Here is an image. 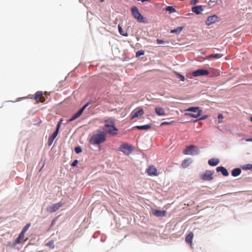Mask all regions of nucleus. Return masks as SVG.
<instances>
[{
    "label": "nucleus",
    "instance_id": "nucleus-1",
    "mask_svg": "<svg viewBox=\"0 0 252 252\" xmlns=\"http://www.w3.org/2000/svg\"><path fill=\"white\" fill-rule=\"evenodd\" d=\"M104 129L106 133L111 135H116L118 129L115 126V122L113 118H110L104 120Z\"/></svg>",
    "mask_w": 252,
    "mask_h": 252
},
{
    "label": "nucleus",
    "instance_id": "nucleus-2",
    "mask_svg": "<svg viewBox=\"0 0 252 252\" xmlns=\"http://www.w3.org/2000/svg\"><path fill=\"white\" fill-rule=\"evenodd\" d=\"M106 133L101 130H97V133L93 134L90 139V143L92 145H98L103 143L106 140Z\"/></svg>",
    "mask_w": 252,
    "mask_h": 252
},
{
    "label": "nucleus",
    "instance_id": "nucleus-3",
    "mask_svg": "<svg viewBox=\"0 0 252 252\" xmlns=\"http://www.w3.org/2000/svg\"><path fill=\"white\" fill-rule=\"evenodd\" d=\"M133 150V146L127 143H123L119 147V151L126 155H129Z\"/></svg>",
    "mask_w": 252,
    "mask_h": 252
},
{
    "label": "nucleus",
    "instance_id": "nucleus-4",
    "mask_svg": "<svg viewBox=\"0 0 252 252\" xmlns=\"http://www.w3.org/2000/svg\"><path fill=\"white\" fill-rule=\"evenodd\" d=\"M199 153V150L197 147L194 145L187 146L184 150L183 153L185 155H196Z\"/></svg>",
    "mask_w": 252,
    "mask_h": 252
},
{
    "label": "nucleus",
    "instance_id": "nucleus-5",
    "mask_svg": "<svg viewBox=\"0 0 252 252\" xmlns=\"http://www.w3.org/2000/svg\"><path fill=\"white\" fill-rule=\"evenodd\" d=\"M187 111L192 112V113H189V115L192 118H197L202 114V111L199 109V107H190L187 110Z\"/></svg>",
    "mask_w": 252,
    "mask_h": 252
},
{
    "label": "nucleus",
    "instance_id": "nucleus-6",
    "mask_svg": "<svg viewBox=\"0 0 252 252\" xmlns=\"http://www.w3.org/2000/svg\"><path fill=\"white\" fill-rule=\"evenodd\" d=\"M131 13L135 19H136L139 22H144L143 16L140 13H139L138 9L136 7L134 6L132 7Z\"/></svg>",
    "mask_w": 252,
    "mask_h": 252
},
{
    "label": "nucleus",
    "instance_id": "nucleus-7",
    "mask_svg": "<svg viewBox=\"0 0 252 252\" xmlns=\"http://www.w3.org/2000/svg\"><path fill=\"white\" fill-rule=\"evenodd\" d=\"M214 172L210 170H206L204 173L201 174L200 177L203 181H210L213 180Z\"/></svg>",
    "mask_w": 252,
    "mask_h": 252
},
{
    "label": "nucleus",
    "instance_id": "nucleus-8",
    "mask_svg": "<svg viewBox=\"0 0 252 252\" xmlns=\"http://www.w3.org/2000/svg\"><path fill=\"white\" fill-rule=\"evenodd\" d=\"M61 123H62V120H60V121L58 123V124L57 125L56 130L54 132V133L52 134V135H51L50 136V137L48 139V146H50L52 144L54 140L55 139V138L58 135L59 130L60 128L61 125Z\"/></svg>",
    "mask_w": 252,
    "mask_h": 252
},
{
    "label": "nucleus",
    "instance_id": "nucleus-9",
    "mask_svg": "<svg viewBox=\"0 0 252 252\" xmlns=\"http://www.w3.org/2000/svg\"><path fill=\"white\" fill-rule=\"evenodd\" d=\"M144 110L140 107L134 109L130 114V119L133 120L135 118L142 116L144 114Z\"/></svg>",
    "mask_w": 252,
    "mask_h": 252
},
{
    "label": "nucleus",
    "instance_id": "nucleus-10",
    "mask_svg": "<svg viewBox=\"0 0 252 252\" xmlns=\"http://www.w3.org/2000/svg\"><path fill=\"white\" fill-rule=\"evenodd\" d=\"M90 103H86L82 108H81L76 114L68 120V122H72L77 118H79L82 114L84 109L89 105Z\"/></svg>",
    "mask_w": 252,
    "mask_h": 252
},
{
    "label": "nucleus",
    "instance_id": "nucleus-11",
    "mask_svg": "<svg viewBox=\"0 0 252 252\" xmlns=\"http://www.w3.org/2000/svg\"><path fill=\"white\" fill-rule=\"evenodd\" d=\"M90 103H86L82 108H81L76 114L68 120V122H72L77 118H79L82 114L84 109L89 105Z\"/></svg>",
    "mask_w": 252,
    "mask_h": 252
},
{
    "label": "nucleus",
    "instance_id": "nucleus-12",
    "mask_svg": "<svg viewBox=\"0 0 252 252\" xmlns=\"http://www.w3.org/2000/svg\"><path fill=\"white\" fill-rule=\"evenodd\" d=\"M192 74L193 76H205L209 74V72L208 70L205 69H198L192 73Z\"/></svg>",
    "mask_w": 252,
    "mask_h": 252
},
{
    "label": "nucleus",
    "instance_id": "nucleus-13",
    "mask_svg": "<svg viewBox=\"0 0 252 252\" xmlns=\"http://www.w3.org/2000/svg\"><path fill=\"white\" fill-rule=\"evenodd\" d=\"M34 100H36V102H43L45 101V97L43 95L42 92H37L34 96Z\"/></svg>",
    "mask_w": 252,
    "mask_h": 252
},
{
    "label": "nucleus",
    "instance_id": "nucleus-14",
    "mask_svg": "<svg viewBox=\"0 0 252 252\" xmlns=\"http://www.w3.org/2000/svg\"><path fill=\"white\" fill-rule=\"evenodd\" d=\"M219 18L215 15L209 16L206 21V24L208 26L211 25L218 21Z\"/></svg>",
    "mask_w": 252,
    "mask_h": 252
},
{
    "label": "nucleus",
    "instance_id": "nucleus-15",
    "mask_svg": "<svg viewBox=\"0 0 252 252\" xmlns=\"http://www.w3.org/2000/svg\"><path fill=\"white\" fill-rule=\"evenodd\" d=\"M147 172L150 176H158V173L156 168L153 166L151 165L149 166L147 169Z\"/></svg>",
    "mask_w": 252,
    "mask_h": 252
},
{
    "label": "nucleus",
    "instance_id": "nucleus-16",
    "mask_svg": "<svg viewBox=\"0 0 252 252\" xmlns=\"http://www.w3.org/2000/svg\"><path fill=\"white\" fill-rule=\"evenodd\" d=\"M63 206V203L59 202L58 203L54 204L51 206L48 209V211L50 212H54L59 210Z\"/></svg>",
    "mask_w": 252,
    "mask_h": 252
},
{
    "label": "nucleus",
    "instance_id": "nucleus-17",
    "mask_svg": "<svg viewBox=\"0 0 252 252\" xmlns=\"http://www.w3.org/2000/svg\"><path fill=\"white\" fill-rule=\"evenodd\" d=\"M153 214L158 217H164L166 215V212L165 211H161L158 210H153Z\"/></svg>",
    "mask_w": 252,
    "mask_h": 252
},
{
    "label": "nucleus",
    "instance_id": "nucleus-18",
    "mask_svg": "<svg viewBox=\"0 0 252 252\" xmlns=\"http://www.w3.org/2000/svg\"><path fill=\"white\" fill-rule=\"evenodd\" d=\"M203 10L202 5L195 6L192 7V11L196 14H199Z\"/></svg>",
    "mask_w": 252,
    "mask_h": 252
},
{
    "label": "nucleus",
    "instance_id": "nucleus-19",
    "mask_svg": "<svg viewBox=\"0 0 252 252\" xmlns=\"http://www.w3.org/2000/svg\"><path fill=\"white\" fill-rule=\"evenodd\" d=\"M216 170L217 172H220L224 176H227L229 174L227 170L222 166L217 167Z\"/></svg>",
    "mask_w": 252,
    "mask_h": 252
},
{
    "label": "nucleus",
    "instance_id": "nucleus-20",
    "mask_svg": "<svg viewBox=\"0 0 252 252\" xmlns=\"http://www.w3.org/2000/svg\"><path fill=\"white\" fill-rule=\"evenodd\" d=\"M155 112L158 116H164L165 115V111L163 108L157 107L155 108Z\"/></svg>",
    "mask_w": 252,
    "mask_h": 252
},
{
    "label": "nucleus",
    "instance_id": "nucleus-21",
    "mask_svg": "<svg viewBox=\"0 0 252 252\" xmlns=\"http://www.w3.org/2000/svg\"><path fill=\"white\" fill-rule=\"evenodd\" d=\"M219 159L212 158L209 160L208 164L211 166H216L219 164Z\"/></svg>",
    "mask_w": 252,
    "mask_h": 252
},
{
    "label": "nucleus",
    "instance_id": "nucleus-22",
    "mask_svg": "<svg viewBox=\"0 0 252 252\" xmlns=\"http://www.w3.org/2000/svg\"><path fill=\"white\" fill-rule=\"evenodd\" d=\"M193 238V233L192 232H190L186 237L185 241L186 242L190 243L191 244L192 240Z\"/></svg>",
    "mask_w": 252,
    "mask_h": 252
},
{
    "label": "nucleus",
    "instance_id": "nucleus-23",
    "mask_svg": "<svg viewBox=\"0 0 252 252\" xmlns=\"http://www.w3.org/2000/svg\"><path fill=\"white\" fill-rule=\"evenodd\" d=\"M25 236V234L21 232L18 238L15 240L14 242L15 245L18 244L21 242V241L24 239Z\"/></svg>",
    "mask_w": 252,
    "mask_h": 252
},
{
    "label": "nucleus",
    "instance_id": "nucleus-24",
    "mask_svg": "<svg viewBox=\"0 0 252 252\" xmlns=\"http://www.w3.org/2000/svg\"><path fill=\"white\" fill-rule=\"evenodd\" d=\"M135 127L139 130H147L151 128V125L150 124H148L144 126H135Z\"/></svg>",
    "mask_w": 252,
    "mask_h": 252
},
{
    "label": "nucleus",
    "instance_id": "nucleus-25",
    "mask_svg": "<svg viewBox=\"0 0 252 252\" xmlns=\"http://www.w3.org/2000/svg\"><path fill=\"white\" fill-rule=\"evenodd\" d=\"M191 162L190 159H185L182 163L181 166L183 168H187Z\"/></svg>",
    "mask_w": 252,
    "mask_h": 252
},
{
    "label": "nucleus",
    "instance_id": "nucleus-26",
    "mask_svg": "<svg viewBox=\"0 0 252 252\" xmlns=\"http://www.w3.org/2000/svg\"><path fill=\"white\" fill-rule=\"evenodd\" d=\"M241 173V169L236 168L232 170L231 174L234 177H236L239 175Z\"/></svg>",
    "mask_w": 252,
    "mask_h": 252
},
{
    "label": "nucleus",
    "instance_id": "nucleus-27",
    "mask_svg": "<svg viewBox=\"0 0 252 252\" xmlns=\"http://www.w3.org/2000/svg\"><path fill=\"white\" fill-rule=\"evenodd\" d=\"M222 56H223V55L219 54V53L215 54H212L208 57V59H211V58L219 59V58L222 57Z\"/></svg>",
    "mask_w": 252,
    "mask_h": 252
},
{
    "label": "nucleus",
    "instance_id": "nucleus-28",
    "mask_svg": "<svg viewBox=\"0 0 252 252\" xmlns=\"http://www.w3.org/2000/svg\"><path fill=\"white\" fill-rule=\"evenodd\" d=\"M118 30H119V32L121 35L124 36H128V34L126 32H125L123 31L122 28L121 27V26L120 25H118Z\"/></svg>",
    "mask_w": 252,
    "mask_h": 252
},
{
    "label": "nucleus",
    "instance_id": "nucleus-29",
    "mask_svg": "<svg viewBox=\"0 0 252 252\" xmlns=\"http://www.w3.org/2000/svg\"><path fill=\"white\" fill-rule=\"evenodd\" d=\"M183 28L182 27H179L177 29L171 30V33H180L182 30H183Z\"/></svg>",
    "mask_w": 252,
    "mask_h": 252
},
{
    "label": "nucleus",
    "instance_id": "nucleus-30",
    "mask_svg": "<svg viewBox=\"0 0 252 252\" xmlns=\"http://www.w3.org/2000/svg\"><path fill=\"white\" fill-rule=\"evenodd\" d=\"M242 169L244 170H252V164H247L244 165L242 166Z\"/></svg>",
    "mask_w": 252,
    "mask_h": 252
},
{
    "label": "nucleus",
    "instance_id": "nucleus-31",
    "mask_svg": "<svg viewBox=\"0 0 252 252\" xmlns=\"http://www.w3.org/2000/svg\"><path fill=\"white\" fill-rule=\"evenodd\" d=\"M165 10L167 11H169L170 13H173L176 11L175 9L171 6H168L165 8Z\"/></svg>",
    "mask_w": 252,
    "mask_h": 252
},
{
    "label": "nucleus",
    "instance_id": "nucleus-32",
    "mask_svg": "<svg viewBox=\"0 0 252 252\" xmlns=\"http://www.w3.org/2000/svg\"><path fill=\"white\" fill-rule=\"evenodd\" d=\"M31 224L30 223H28L27 224H26L25 225V226L24 227V228L23 229L22 231L21 232L25 234L26 232L28 230V229L29 228Z\"/></svg>",
    "mask_w": 252,
    "mask_h": 252
},
{
    "label": "nucleus",
    "instance_id": "nucleus-33",
    "mask_svg": "<svg viewBox=\"0 0 252 252\" xmlns=\"http://www.w3.org/2000/svg\"><path fill=\"white\" fill-rule=\"evenodd\" d=\"M175 73H176V74L177 75V77L179 79H180V80H181L182 81H185V77L183 75H181V74H179V73H177V72H176Z\"/></svg>",
    "mask_w": 252,
    "mask_h": 252
},
{
    "label": "nucleus",
    "instance_id": "nucleus-34",
    "mask_svg": "<svg viewBox=\"0 0 252 252\" xmlns=\"http://www.w3.org/2000/svg\"><path fill=\"white\" fill-rule=\"evenodd\" d=\"M144 54V51L142 50H139L136 53V57H138Z\"/></svg>",
    "mask_w": 252,
    "mask_h": 252
},
{
    "label": "nucleus",
    "instance_id": "nucleus-35",
    "mask_svg": "<svg viewBox=\"0 0 252 252\" xmlns=\"http://www.w3.org/2000/svg\"><path fill=\"white\" fill-rule=\"evenodd\" d=\"M74 151L77 154H79L82 152V149L80 146H78L75 148Z\"/></svg>",
    "mask_w": 252,
    "mask_h": 252
},
{
    "label": "nucleus",
    "instance_id": "nucleus-36",
    "mask_svg": "<svg viewBox=\"0 0 252 252\" xmlns=\"http://www.w3.org/2000/svg\"><path fill=\"white\" fill-rule=\"evenodd\" d=\"M173 123H174V121H171V122H163L161 123V126H165V125H169L172 124Z\"/></svg>",
    "mask_w": 252,
    "mask_h": 252
},
{
    "label": "nucleus",
    "instance_id": "nucleus-37",
    "mask_svg": "<svg viewBox=\"0 0 252 252\" xmlns=\"http://www.w3.org/2000/svg\"><path fill=\"white\" fill-rule=\"evenodd\" d=\"M78 160L77 159H75V160H74V161L71 163V166H75L78 163Z\"/></svg>",
    "mask_w": 252,
    "mask_h": 252
},
{
    "label": "nucleus",
    "instance_id": "nucleus-38",
    "mask_svg": "<svg viewBox=\"0 0 252 252\" xmlns=\"http://www.w3.org/2000/svg\"><path fill=\"white\" fill-rule=\"evenodd\" d=\"M223 117L222 114H219V115H218V119H219V121H220V120L222 119H223ZM220 121H219V123H220Z\"/></svg>",
    "mask_w": 252,
    "mask_h": 252
},
{
    "label": "nucleus",
    "instance_id": "nucleus-39",
    "mask_svg": "<svg viewBox=\"0 0 252 252\" xmlns=\"http://www.w3.org/2000/svg\"><path fill=\"white\" fill-rule=\"evenodd\" d=\"M157 42L158 44H162L164 43V41L162 40L158 39L157 40Z\"/></svg>",
    "mask_w": 252,
    "mask_h": 252
},
{
    "label": "nucleus",
    "instance_id": "nucleus-40",
    "mask_svg": "<svg viewBox=\"0 0 252 252\" xmlns=\"http://www.w3.org/2000/svg\"><path fill=\"white\" fill-rule=\"evenodd\" d=\"M53 244H54L53 242L51 241L49 243H48V246L53 248H54Z\"/></svg>",
    "mask_w": 252,
    "mask_h": 252
},
{
    "label": "nucleus",
    "instance_id": "nucleus-41",
    "mask_svg": "<svg viewBox=\"0 0 252 252\" xmlns=\"http://www.w3.org/2000/svg\"><path fill=\"white\" fill-rule=\"evenodd\" d=\"M198 0H191V4H195L198 2Z\"/></svg>",
    "mask_w": 252,
    "mask_h": 252
},
{
    "label": "nucleus",
    "instance_id": "nucleus-42",
    "mask_svg": "<svg viewBox=\"0 0 252 252\" xmlns=\"http://www.w3.org/2000/svg\"><path fill=\"white\" fill-rule=\"evenodd\" d=\"M247 142H252V138H248L246 140Z\"/></svg>",
    "mask_w": 252,
    "mask_h": 252
},
{
    "label": "nucleus",
    "instance_id": "nucleus-43",
    "mask_svg": "<svg viewBox=\"0 0 252 252\" xmlns=\"http://www.w3.org/2000/svg\"><path fill=\"white\" fill-rule=\"evenodd\" d=\"M205 119V118H200L199 119L203 120V119Z\"/></svg>",
    "mask_w": 252,
    "mask_h": 252
},
{
    "label": "nucleus",
    "instance_id": "nucleus-44",
    "mask_svg": "<svg viewBox=\"0 0 252 252\" xmlns=\"http://www.w3.org/2000/svg\"><path fill=\"white\" fill-rule=\"evenodd\" d=\"M251 121L252 122V117H251Z\"/></svg>",
    "mask_w": 252,
    "mask_h": 252
},
{
    "label": "nucleus",
    "instance_id": "nucleus-45",
    "mask_svg": "<svg viewBox=\"0 0 252 252\" xmlns=\"http://www.w3.org/2000/svg\"><path fill=\"white\" fill-rule=\"evenodd\" d=\"M103 0H101V1H102Z\"/></svg>",
    "mask_w": 252,
    "mask_h": 252
}]
</instances>
